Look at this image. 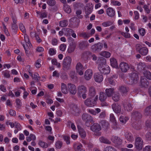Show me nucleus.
Instances as JSON below:
<instances>
[{"mask_svg":"<svg viewBox=\"0 0 151 151\" xmlns=\"http://www.w3.org/2000/svg\"><path fill=\"white\" fill-rule=\"evenodd\" d=\"M119 68L122 72L125 73L129 70V67L127 63L123 62L120 64Z\"/></svg>","mask_w":151,"mask_h":151,"instance_id":"obj_11","label":"nucleus"},{"mask_svg":"<svg viewBox=\"0 0 151 151\" xmlns=\"http://www.w3.org/2000/svg\"><path fill=\"white\" fill-rule=\"evenodd\" d=\"M120 122L122 123L125 124L127 121L128 120L127 117H124L123 116H121L119 118Z\"/></svg>","mask_w":151,"mask_h":151,"instance_id":"obj_41","label":"nucleus"},{"mask_svg":"<svg viewBox=\"0 0 151 151\" xmlns=\"http://www.w3.org/2000/svg\"><path fill=\"white\" fill-rule=\"evenodd\" d=\"M143 141L142 138L139 137H137L135 139L134 146L138 150H142L143 147Z\"/></svg>","mask_w":151,"mask_h":151,"instance_id":"obj_4","label":"nucleus"},{"mask_svg":"<svg viewBox=\"0 0 151 151\" xmlns=\"http://www.w3.org/2000/svg\"><path fill=\"white\" fill-rule=\"evenodd\" d=\"M63 30L65 31L64 35L67 36H70L73 30L72 29L68 28H63Z\"/></svg>","mask_w":151,"mask_h":151,"instance_id":"obj_31","label":"nucleus"},{"mask_svg":"<svg viewBox=\"0 0 151 151\" xmlns=\"http://www.w3.org/2000/svg\"><path fill=\"white\" fill-rule=\"evenodd\" d=\"M41 60L40 59H39L37 60L35 63V66L36 68H39L41 67V65L40 63L41 62Z\"/></svg>","mask_w":151,"mask_h":151,"instance_id":"obj_57","label":"nucleus"},{"mask_svg":"<svg viewBox=\"0 0 151 151\" xmlns=\"http://www.w3.org/2000/svg\"><path fill=\"white\" fill-rule=\"evenodd\" d=\"M143 74L146 78L151 80V73L150 71L148 70L144 71Z\"/></svg>","mask_w":151,"mask_h":151,"instance_id":"obj_36","label":"nucleus"},{"mask_svg":"<svg viewBox=\"0 0 151 151\" xmlns=\"http://www.w3.org/2000/svg\"><path fill=\"white\" fill-rule=\"evenodd\" d=\"M101 127L99 124L95 123L90 128L91 129L93 132H97L101 130Z\"/></svg>","mask_w":151,"mask_h":151,"instance_id":"obj_22","label":"nucleus"},{"mask_svg":"<svg viewBox=\"0 0 151 151\" xmlns=\"http://www.w3.org/2000/svg\"><path fill=\"white\" fill-rule=\"evenodd\" d=\"M111 140L116 146L120 145L122 143V139L116 136H112L111 138Z\"/></svg>","mask_w":151,"mask_h":151,"instance_id":"obj_10","label":"nucleus"},{"mask_svg":"<svg viewBox=\"0 0 151 151\" xmlns=\"http://www.w3.org/2000/svg\"><path fill=\"white\" fill-rule=\"evenodd\" d=\"M99 63L98 68L99 71L104 74H108L110 72V68L106 64V60L104 58H99L97 62Z\"/></svg>","mask_w":151,"mask_h":151,"instance_id":"obj_1","label":"nucleus"},{"mask_svg":"<svg viewBox=\"0 0 151 151\" xmlns=\"http://www.w3.org/2000/svg\"><path fill=\"white\" fill-rule=\"evenodd\" d=\"M119 90L122 95L123 96L127 94L129 91V88L126 86H122L119 87Z\"/></svg>","mask_w":151,"mask_h":151,"instance_id":"obj_20","label":"nucleus"},{"mask_svg":"<svg viewBox=\"0 0 151 151\" xmlns=\"http://www.w3.org/2000/svg\"><path fill=\"white\" fill-rule=\"evenodd\" d=\"M81 37H83L84 38H87L90 37V34L88 33L83 32L81 33L80 34Z\"/></svg>","mask_w":151,"mask_h":151,"instance_id":"obj_47","label":"nucleus"},{"mask_svg":"<svg viewBox=\"0 0 151 151\" xmlns=\"http://www.w3.org/2000/svg\"><path fill=\"white\" fill-rule=\"evenodd\" d=\"M87 91L86 88L83 85H81L78 88V93L79 96H81L83 93H86Z\"/></svg>","mask_w":151,"mask_h":151,"instance_id":"obj_16","label":"nucleus"},{"mask_svg":"<svg viewBox=\"0 0 151 151\" xmlns=\"http://www.w3.org/2000/svg\"><path fill=\"white\" fill-rule=\"evenodd\" d=\"M98 99V96H96L94 99L88 98L85 101V104L88 106L92 107L96 105V101Z\"/></svg>","mask_w":151,"mask_h":151,"instance_id":"obj_5","label":"nucleus"},{"mask_svg":"<svg viewBox=\"0 0 151 151\" xmlns=\"http://www.w3.org/2000/svg\"><path fill=\"white\" fill-rule=\"evenodd\" d=\"M89 95L91 97L94 96L96 95V91L95 88L93 87H91L89 88Z\"/></svg>","mask_w":151,"mask_h":151,"instance_id":"obj_34","label":"nucleus"},{"mask_svg":"<svg viewBox=\"0 0 151 151\" xmlns=\"http://www.w3.org/2000/svg\"><path fill=\"white\" fill-rule=\"evenodd\" d=\"M124 136L125 138L127 140L130 142H132L133 141L134 138L133 135L130 133L128 132H125Z\"/></svg>","mask_w":151,"mask_h":151,"instance_id":"obj_26","label":"nucleus"},{"mask_svg":"<svg viewBox=\"0 0 151 151\" xmlns=\"http://www.w3.org/2000/svg\"><path fill=\"white\" fill-rule=\"evenodd\" d=\"M38 145L40 147L44 148H46L48 147V145L47 143L41 140L39 141Z\"/></svg>","mask_w":151,"mask_h":151,"instance_id":"obj_39","label":"nucleus"},{"mask_svg":"<svg viewBox=\"0 0 151 151\" xmlns=\"http://www.w3.org/2000/svg\"><path fill=\"white\" fill-rule=\"evenodd\" d=\"M146 139L148 140H151V132H148L146 134Z\"/></svg>","mask_w":151,"mask_h":151,"instance_id":"obj_59","label":"nucleus"},{"mask_svg":"<svg viewBox=\"0 0 151 151\" xmlns=\"http://www.w3.org/2000/svg\"><path fill=\"white\" fill-rule=\"evenodd\" d=\"M99 54L101 55L106 58H109L111 56L110 53L106 51H102Z\"/></svg>","mask_w":151,"mask_h":151,"instance_id":"obj_33","label":"nucleus"},{"mask_svg":"<svg viewBox=\"0 0 151 151\" xmlns=\"http://www.w3.org/2000/svg\"><path fill=\"white\" fill-rule=\"evenodd\" d=\"M68 88L70 93L73 95L75 94L77 92L75 85L73 84L69 83L68 84Z\"/></svg>","mask_w":151,"mask_h":151,"instance_id":"obj_13","label":"nucleus"},{"mask_svg":"<svg viewBox=\"0 0 151 151\" xmlns=\"http://www.w3.org/2000/svg\"><path fill=\"white\" fill-rule=\"evenodd\" d=\"M75 47L76 46H70L68 49V52L70 53L73 52L75 50Z\"/></svg>","mask_w":151,"mask_h":151,"instance_id":"obj_61","label":"nucleus"},{"mask_svg":"<svg viewBox=\"0 0 151 151\" xmlns=\"http://www.w3.org/2000/svg\"><path fill=\"white\" fill-rule=\"evenodd\" d=\"M100 124L103 128L106 129L109 126L108 122L105 120H102L100 122Z\"/></svg>","mask_w":151,"mask_h":151,"instance_id":"obj_37","label":"nucleus"},{"mask_svg":"<svg viewBox=\"0 0 151 151\" xmlns=\"http://www.w3.org/2000/svg\"><path fill=\"white\" fill-rule=\"evenodd\" d=\"M72 59L69 56L65 57L63 61V68L64 70H67L71 68Z\"/></svg>","mask_w":151,"mask_h":151,"instance_id":"obj_2","label":"nucleus"},{"mask_svg":"<svg viewBox=\"0 0 151 151\" xmlns=\"http://www.w3.org/2000/svg\"><path fill=\"white\" fill-rule=\"evenodd\" d=\"M103 47V44L98 42L92 45L91 47V49L93 52H98L101 50Z\"/></svg>","mask_w":151,"mask_h":151,"instance_id":"obj_6","label":"nucleus"},{"mask_svg":"<svg viewBox=\"0 0 151 151\" xmlns=\"http://www.w3.org/2000/svg\"><path fill=\"white\" fill-rule=\"evenodd\" d=\"M112 23L110 21H108L104 22L102 23V25L104 27H107L111 25Z\"/></svg>","mask_w":151,"mask_h":151,"instance_id":"obj_49","label":"nucleus"},{"mask_svg":"<svg viewBox=\"0 0 151 151\" xmlns=\"http://www.w3.org/2000/svg\"><path fill=\"white\" fill-rule=\"evenodd\" d=\"M114 76H113L110 78H108L107 79L108 82L112 85H114L115 83L113 79Z\"/></svg>","mask_w":151,"mask_h":151,"instance_id":"obj_51","label":"nucleus"},{"mask_svg":"<svg viewBox=\"0 0 151 151\" xmlns=\"http://www.w3.org/2000/svg\"><path fill=\"white\" fill-rule=\"evenodd\" d=\"M70 76L71 79L73 80L76 81L77 80V78L75 71H71L70 72Z\"/></svg>","mask_w":151,"mask_h":151,"instance_id":"obj_42","label":"nucleus"},{"mask_svg":"<svg viewBox=\"0 0 151 151\" xmlns=\"http://www.w3.org/2000/svg\"><path fill=\"white\" fill-rule=\"evenodd\" d=\"M24 41L27 45L28 44L29 45L31 44L29 40V37L27 35H25L24 36Z\"/></svg>","mask_w":151,"mask_h":151,"instance_id":"obj_64","label":"nucleus"},{"mask_svg":"<svg viewBox=\"0 0 151 151\" xmlns=\"http://www.w3.org/2000/svg\"><path fill=\"white\" fill-rule=\"evenodd\" d=\"M135 49L137 52L142 56L146 55L148 53V49L146 47H142L140 44H137L136 45Z\"/></svg>","mask_w":151,"mask_h":151,"instance_id":"obj_3","label":"nucleus"},{"mask_svg":"<svg viewBox=\"0 0 151 151\" xmlns=\"http://www.w3.org/2000/svg\"><path fill=\"white\" fill-rule=\"evenodd\" d=\"M93 75V71L92 70L88 69L85 72L84 77L87 80H89L91 78Z\"/></svg>","mask_w":151,"mask_h":151,"instance_id":"obj_19","label":"nucleus"},{"mask_svg":"<svg viewBox=\"0 0 151 151\" xmlns=\"http://www.w3.org/2000/svg\"><path fill=\"white\" fill-rule=\"evenodd\" d=\"M60 77L62 79L64 80H66L68 78V76L65 73H62L61 74Z\"/></svg>","mask_w":151,"mask_h":151,"instance_id":"obj_63","label":"nucleus"},{"mask_svg":"<svg viewBox=\"0 0 151 151\" xmlns=\"http://www.w3.org/2000/svg\"><path fill=\"white\" fill-rule=\"evenodd\" d=\"M63 138L66 141L67 144L68 145L70 143V137L69 136H63Z\"/></svg>","mask_w":151,"mask_h":151,"instance_id":"obj_58","label":"nucleus"},{"mask_svg":"<svg viewBox=\"0 0 151 151\" xmlns=\"http://www.w3.org/2000/svg\"><path fill=\"white\" fill-rule=\"evenodd\" d=\"M49 53L51 55H53L56 53V50L54 48H50L49 50Z\"/></svg>","mask_w":151,"mask_h":151,"instance_id":"obj_54","label":"nucleus"},{"mask_svg":"<svg viewBox=\"0 0 151 151\" xmlns=\"http://www.w3.org/2000/svg\"><path fill=\"white\" fill-rule=\"evenodd\" d=\"M92 7L89 4H87L85 7V12L86 14L85 17L86 18L89 17L88 15L92 12Z\"/></svg>","mask_w":151,"mask_h":151,"instance_id":"obj_12","label":"nucleus"},{"mask_svg":"<svg viewBox=\"0 0 151 151\" xmlns=\"http://www.w3.org/2000/svg\"><path fill=\"white\" fill-rule=\"evenodd\" d=\"M52 64L54 65H56L58 67H60V63H58L57 60L55 58H54L51 60Z\"/></svg>","mask_w":151,"mask_h":151,"instance_id":"obj_45","label":"nucleus"},{"mask_svg":"<svg viewBox=\"0 0 151 151\" xmlns=\"http://www.w3.org/2000/svg\"><path fill=\"white\" fill-rule=\"evenodd\" d=\"M61 88L62 92L65 94H66L68 92V90L66 85L63 83H61Z\"/></svg>","mask_w":151,"mask_h":151,"instance_id":"obj_35","label":"nucleus"},{"mask_svg":"<svg viewBox=\"0 0 151 151\" xmlns=\"http://www.w3.org/2000/svg\"><path fill=\"white\" fill-rule=\"evenodd\" d=\"M68 24V21L66 20H63L60 21L59 22V25L61 27H66Z\"/></svg>","mask_w":151,"mask_h":151,"instance_id":"obj_38","label":"nucleus"},{"mask_svg":"<svg viewBox=\"0 0 151 151\" xmlns=\"http://www.w3.org/2000/svg\"><path fill=\"white\" fill-rule=\"evenodd\" d=\"M46 1L47 4L51 6H54L56 4L55 0H47Z\"/></svg>","mask_w":151,"mask_h":151,"instance_id":"obj_43","label":"nucleus"},{"mask_svg":"<svg viewBox=\"0 0 151 151\" xmlns=\"http://www.w3.org/2000/svg\"><path fill=\"white\" fill-rule=\"evenodd\" d=\"M112 128L114 129H118L119 128V125L117 124L116 121L112 122Z\"/></svg>","mask_w":151,"mask_h":151,"instance_id":"obj_50","label":"nucleus"},{"mask_svg":"<svg viewBox=\"0 0 151 151\" xmlns=\"http://www.w3.org/2000/svg\"><path fill=\"white\" fill-rule=\"evenodd\" d=\"M63 143L61 141H58L56 142L55 145L56 147L58 149H60L62 147Z\"/></svg>","mask_w":151,"mask_h":151,"instance_id":"obj_48","label":"nucleus"},{"mask_svg":"<svg viewBox=\"0 0 151 151\" xmlns=\"http://www.w3.org/2000/svg\"><path fill=\"white\" fill-rule=\"evenodd\" d=\"M76 68L77 72L80 75H82L83 74V70L84 69L82 65L80 62L78 63L76 65Z\"/></svg>","mask_w":151,"mask_h":151,"instance_id":"obj_15","label":"nucleus"},{"mask_svg":"<svg viewBox=\"0 0 151 151\" xmlns=\"http://www.w3.org/2000/svg\"><path fill=\"white\" fill-rule=\"evenodd\" d=\"M2 73L4 77L6 78H9L10 77L9 71L8 70H6L3 71Z\"/></svg>","mask_w":151,"mask_h":151,"instance_id":"obj_46","label":"nucleus"},{"mask_svg":"<svg viewBox=\"0 0 151 151\" xmlns=\"http://www.w3.org/2000/svg\"><path fill=\"white\" fill-rule=\"evenodd\" d=\"M107 96L103 92H100L99 97V100L102 102L101 105L102 106H108V104L105 102L107 98Z\"/></svg>","mask_w":151,"mask_h":151,"instance_id":"obj_8","label":"nucleus"},{"mask_svg":"<svg viewBox=\"0 0 151 151\" xmlns=\"http://www.w3.org/2000/svg\"><path fill=\"white\" fill-rule=\"evenodd\" d=\"M106 12L107 15L111 17H113L115 15L114 10L112 8H108L106 9Z\"/></svg>","mask_w":151,"mask_h":151,"instance_id":"obj_24","label":"nucleus"},{"mask_svg":"<svg viewBox=\"0 0 151 151\" xmlns=\"http://www.w3.org/2000/svg\"><path fill=\"white\" fill-rule=\"evenodd\" d=\"M112 108L116 113H119L121 111V106L118 104H114L112 105Z\"/></svg>","mask_w":151,"mask_h":151,"instance_id":"obj_21","label":"nucleus"},{"mask_svg":"<svg viewBox=\"0 0 151 151\" xmlns=\"http://www.w3.org/2000/svg\"><path fill=\"white\" fill-rule=\"evenodd\" d=\"M78 131L79 134L82 138H84L86 136V133L84 129L81 128V127L79 128L78 127Z\"/></svg>","mask_w":151,"mask_h":151,"instance_id":"obj_32","label":"nucleus"},{"mask_svg":"<svg viewBox=\"0 0 151 151\" xmlns=\"http://www.w3.org/2000/svg\"><path fill=\"white\" fill-rule=\"evenodd\" d=\"M110 61L111 65L113 68H118V65L116 60L114 58H111L110 59Z\"/></svg>","mask_w":151,"mask_h":151,"instance_id":"obj_27","label":"nucleus"},{"mask_svg":"<svg viewBox=\"0 0 151 151\" xmlns=\"http://www.w3.org/2000/svg\"><path fill=\"white\" fill-rule=\"evenodd\" d=\"M82 119L86 124L88 122H93V123L94 122V121H93V117L89 114H84L82 115Z\"/></svg>","mask_w":151,"mask_h":151,"instance_id":"obj_9","label":"nucleus"},{"mask_svg":"<svg viewBox=\"0 0 151 151\" xmlns=\"http://www.w3.org/2000/svg\"><path fill=\"white\" fill-rule=\"evenodd\" d=\"M73 110L74 112H75V115H78L79 112V109L76 106H74L73 108Z\"/></svg>","mask_w":151,"mask_h":151,"instance_id":"obj_60","label":"nucleus"},{"mask_svg":"<svg viewBox=\"0 0 151 151\" xmlns=\"http://www.w3.org/2000/svg\"><path fill=\"white\" fill-rule=\"evenodd\" d=\"M32 78L35 80L37 81H38L40 79V77L39 74L37 73H35L34 76H32Z\"/></svg>","mask_w":151,"mask_h":151,"instance_id":"obj_55","label":"nucleus"},{"mask_svg":"<svg viewBox=\"0 0 151 151\" xmlns=\"http://www.w3.org/2000/svg\"><path fill=\"white\" fill-rule=\"evenodd\" d=\"M112 99L115 102L119 101L121 95L119 93L117 92H115L114 93L113 95Z\"/></svg>","mask_w":151,"mask_h":151,"instance_id":"obj_29","label":"nucleus"},{"mask_svg":"<svg viewBox=\"0 0 151 151\" xmlns=\"http://www.w3.org/2000/svg\"><path fill=\"white\" fill-rule=\"evenodd\" d=\"M19 27L20 29L23 33H25L26 30L24 25L22 23H21L19 24Z\"/></svg>","mask_w":151,"mask_h":151,"instance_id":"obj_52","label":"nucleus"},{"mask_svg":"<svg viewBox=\"0 0 151 151\" xmlns=\"http://www.w3.org/2000/svg\"><path fill=\"white\" fill-rule=\"evenodd\" d=\"M123 105L124 110L127 111H130L132 109V104L127 101H124Z\"/></svg>","mask_w":151,"mask_h":151,"instance_id":"obj_18","label":"nucleus"},{"mask_svg":"<svg viewBox=\"0 0 151 151\" xmlns=\"http://www.w3.org/2000/svg\"><path fill=\"white\" fill-rule=\"evenodd\" d=\"M104 151H116V150L111 146H109L106 147Z\"/></svg>","mask_w":151,"mask_h":151,"instance_id":"obj_44","label":"nucleus"},{"mask_svg":"<svg viewBox=\"0 0 151 151\" xmlns=\"http://www.w3.org/2000/svg\"><path fill=\"white\" fill-rule=\"evenodd\" d=\"M99 141L102 143L110 145L111 144V142L108 139L104 137H101L99 138Z\"/></svg>","mask_w":151,"mask_h":151,"instance_id":"obj_28","label":"nucleus"},{"mask_svg":"<svg viewBox=\"0 0 151 151\" xmlns=\"http://www.w3.org/2000/svg\"><path fill=\"white\" fill-rule=\"evenodd\" d=\"M23 47L24 48V50H25L26 54L28 56L29 55V47H28V46H26V47H25V45L24 44L23 45Z\"/></svg>","mask_w":151,"mask_h":151,"instance_id":"obj_53","label":"nucleus"},{"mask_svg":"<svg viewBox=\"0 0 151 151\" xmlns=\"http://www.w3.org/2000/svg\"><path fill=\"white\" fill-rule=\"evenodd\" d=\"M149 84V82L145 78H141V85L143 87H147Z\"/></svg>","mask_w":151,"mask_h":151,"instance_id":"obj_30","label":"nucleus"},{"mask_svg":"<svg viewBox=\"0 0 151 151\" xmlns=\"http://www.w3.org/2000/svg\"><path fill=\"white\" fill-rule=\"evenodd\" d=\"M114 92V88H106L105 90V93L107 96L108 97L111 96Z\"/></svg>","mask_w":151,"mask_h":151,"instance_id":"obj_23","label":"nucleus"},{"mask_svg":"<svg viewBox=\"0 0 151 151\" xmlns=\"http://www.w3.org/2000/svg\"><path fill=\"white\" fill-rule=\"evenodd\" d=\"M130 80L133 84L137 83L139 81V77L138 74L135 72H132L129 74Z\"/></svg>","mask_w":151,"mask_h":151,"instance_id":"obj_7","label":"nucleus"},{"mask_svg":"<svg viewBox=\"0 0 151 151\" xmlns=\"http://www.w3.org/2000/svg\"><path fill=\"white\" fill-rule=\"evenodd\" d=\"M63 9L65 11L68 13H70L71 12V9L70 6L67 4L64 5Z\"/></svg>","mask_w":151,"mask_h":151,"instance_id":"obj_40","label":"nucleus"},{"mask_svg":"<svg viewBox=\"0 0 151 151\" xmlns=\"http://www.w3.org/2000/svg\"><path fill=\"white\" fill-rule=\"evenodd\" d=\"M144 115L146 116H151V105L147 106L145 109Z\"/></svg>","mask_w":151,"mask_h":151,"instance_id":"obj_25","label":"nucleus"},{"mask_svg":"<svg viewBox=\"0 0 151 151\" xmlns=\"http://www.w3.org/2000/svg\"><path fill=\"white\" fill-rule=\"evenodd\" d=\"M142 117L141 114L138 111L133 112L132 114V119L133 120H138Z\"/></svg>","mask_w":151,"mask_h":151,"instance_id":"obj_17","label":"nucleus"},{"mask_svg":"<svg viewBox=\"0 0 151 151\" xmlns=\"http://www.w3.org/2000/svg\"><path fill=\"white\" fill-rule=\"evenodd\" d=\"M93 77L95 81L98 83L101 82L103 79L102 75L99 73H95Z\"/></svg>","mask_w":151,"mask_h":151,"instance_id":"obj_14","label":"nucleus"},{"mask_svg":"<svg viewBox=\"0 0 151 151\" xmlns=\"http://www.w3.org/2000/svg\"><path fill=\"white\" fill-rule=\"evenodd\" d=\"M11 17L13 21V22L12 24H17V18L15 15L12 14Z\"/></svg>","mask_w":151,"mask_h":151,"instance_id":"obj_56","label":"nucleus"},{"mask_svg":"<svg viewBox=\"0 0 151 151\" xmlns=\"http://www.w3.org/2000/svg\"><path fill=\"white\" fill-rule=\"evenodd\" d=\"M134 128L137 130H140L142 128V125L140 123L135 124L134 126Z\"/></svg>","mask_w":151,"mask_h":151,"instance_id":"obj_62","label":"nucleus"}]
</instances>
